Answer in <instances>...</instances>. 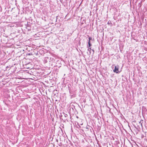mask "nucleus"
I'll list each match as a JSON object with an SVG mask.
<instances>
[{
	"mask_svg": "<svg viewBox=\"0 0 147 147\" xmlns=\"http://www.w3.org/2000/svg\"><path fill=\"white\" fill-rule=\"evenodd\" d=\"M88 45H89V47H90L91 45L90 43V41H89L88 42Z\"/></svg>",
	"mask_w": 147,
	"mask_h": 147,
	"instance_id": "f03ea898",
	"label": "nucleus"
},
{
	"mask_svg": "<svg viewBox=\"0 0 147 147\" xmlns=\"http://www.w3.org/2000/svg\"><path fill=\"white\" fill-rule=\"evenodd\" d=\"M119 67L117 65V66H115V68L113 70V71L114 72L116 73H118L119 72Z\"/></svg>",
	"mask_w": 147,
	"mask_h": 147,
	"instance_id": "f257e3e1",
	"label": "nucleus"
},
{
	"mask_svg": "<svg viewBox=\"0 0 147 147\" xmlns=\"http://www.w3.org/2000/svg\"><path fill=\"white\" fill-rule=\"evenodd\" d=\"M64 115L65 117H67V115L66 114H64Z\"/></svg>",
	"mask_w": 147,
	"mask_h": 147,
	"instance_id": "20e7f679",
	"label": "nucleus"
},
{
	"mask_svg": "<svg viewBox=\"0 0 147 147\" xmlns=\"http://www.w3.org/2000/svg\"><path fill=\"white\" fill-rule=\"evenodd\" d=\"M89 49H90V50L91 49V48H90L89 49H88V50L89 51H90V50Z\"/></svg>",
	"mask_w": 147,
	"mask_h": 147,
	"instance_id": "39448f33",
	"label": "nucleus"
},
{
	"mask_svg": "<svg viewBox=\"0 0 147 147\" xmlns=\"http://www.w3.org/2000/svg\"><path fill=\"white\" fill-rule=\"evenodd\" d=\"M141 121H140V122H139V123H141Z\"/></svg>",
	"mask_w": 147,
	"mask_h": 147,
	"instance_id": "423d86ee",
	"label": "nucleus"
},
{
	"mask_svg": "<svg viewBox=\"0 0 147 147\" xmlns=\"http://www.w3.org/2000/svg\"><path fill=\"white\" fill-rule=\"evenodd\" d=\"M92 39V38L91 37H90L89 38V41H90V40H91Z\"/></svg>",
	"mask_w": 147,
	"mask_h": 147,
	"instance_id": "7ed1b4c3",
	"label": "nucleus"
}]
</instances>
